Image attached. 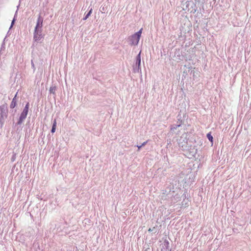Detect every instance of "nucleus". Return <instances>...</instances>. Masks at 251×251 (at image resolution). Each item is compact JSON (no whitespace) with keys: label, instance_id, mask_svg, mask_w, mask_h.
Listing matches in <instances>:
<instances>
[{"label":"nucleus","instance_id":"5","mask_svg":"<svg viewBox=\"0 0 251 251\" xmlns=\"http://www.w3.org/2000/svg\"><path fill=\"white\" fill-rule=\"evenodd\" d=\"M27 116V114L23 113V112H22L20 116V118H19V121L18 122H17V124L18 125H21L23 121L25 120V119L26 118Z\"/></svg>","mask_w":251,"mask_h":251},{"label":"nucleus","instance_id":"10","mask_svg":"<svg viewBox=\"0 0 251 251\" xmlns=\"http://www.w3.org/2000/svg\"><path fill=\"white\" fill-rule=\"evenodd\" d=\"M92 8H91L88 13L83 18V20H86L92 14Z\"/></svg>","mask_w":251,"mask_h":251},{"label":"nucleus","instance_id":"1","mask_svg":"<svg viewBox=\"0 0 251 251\" xmlns=\"http://www.w3.org/2000/svg\"><path fill=\"white\" fill-rule=\"evenodd\" d=\"M0 123L1 127L4 124L5 119L7 117L8 115V108L6 104H2L0 106Z\"/></svg>","mask_w":251,"mask_h":251},{"label":"nucleus","instance_id":"12","mask_svg":"<svg viewBox=\"0 0 251 251\" xmlns=\"http://www.w3.org/2000/svg\"><path fill=\"white\" fill-rule=\"evenodd\" d=\"M28 108H29V103L28 102L26 105L25 106V108H24V109L25 110H26L27 111H28Z\"/></svg>","mask_w":251,"mask_h":251},{"label":"nucleus","instance_id":"4","mask_svg":"<svg viewBox=\"0 0 251 251\" xmlns=\"http://www.w3.org/2000/svg\"><path fill=\"white\" fill-rule=\"evenodd\" d=\"M43 22V18L42 17L41 14H39L34 29L42 30Z\"/></svg>","mask_w":251,"mask_h":251},{"label":"nucleus","instance_id":"2","mask_svg":"<svg viewBox=\"0 0 251 251\" xmlns=\"http://www.w3.org/2000/svg\"><path fill=\"white\" fill-rule=\"evenodd\" d=\"M142 28L139 30L138 32H137L134 34L132 35L131 37H130L129 39L130 41V43L132 45H137L138 44L139 40L141 37V34L142 33Z\"/></svg>","mask_w":251,"mask_h":251},{"label":"nucleus","instance_id":"15","mask_svg":"<svg viewBox=\"0 0 251 251\" xmlns=\"http://www.w3.org/2000/svg\"><path fill=\"white\" fill-rule=\"evenodd\" d=\"M14 22H15V19H14L12 21V23H11V26H10V28L13 26V25H14Z\"/></svg>","mask_w":251,"mask_h":251},{"label":"nucleus","instance_id":"7","mask_svg":"<svg viewBox=\"0 0 251 251\" xmlns=\"http://www.w3.org/2000/svg\"><path fill=\"white\" fill-rule=\"evenodd\" d=\"M140 53H141V52H140L139 53H138V54L137 55V56H136V65L138 66V67H139L140 66L141 60Z\"/></svg>","mask_w":251,"mask_h":251},{"label":"nucleus","instance_id":"8","mask_svg":"<svg viewBox=\"0 0 251 251\" xmlns=\"http://www.w3.org/2000/svg\"><path fill=\"white\" fill-rule=\"evenodd\" d=\"M49 91L50 94H52L54 95H55L56 87L54 86H51Z\"/></svg>","mask_w":251,"mask_h":251},{"label":"nucleus","instance_id":"19","mask_svg":"<svg viewBox=\"0 0 251 251\" xmlns=\"http://www.w3.org/2000/svg\"><path fill=\"white\" fill-rule=\"evenodd\" d=\"M32 66H34V64L32 62Z\"/></svg>","mask_w":251,"mask_h":251},{"label":"nucleus","instance_id":"17","mask_svg":"<svg viewBox=\"0 0 251 251\" xmlns=\"http://www.w3.org/2000/svg\"><path fill=\"white\" fill-rule=\"evenodd\" d=\"M142 147V145H141V146H138V150H140V148H141Z\"/></svg>","mask_w":251,"mask_h":251},{"label":"nucleus","instance_id":"11","mask_svg":"<svg viewBox=\"0 0 251 251\" xmlns=\"http://www.w3.org/2000/svg\"><path fill=\"white\" fill-rule=\"evenodd\" d=\"M207 137L210 141L211 142V143H213V137L212 136L211 133H207Z\"/></svg>","mask_w":251,"mask_h":251},{"label":"nucleus","instance_id":"14","mask_svg":"<svg viewBox=\"0 0 251 251\" xmlns=\"http://www.w3.org/2000/svg\"><path fill=\"white\" fill-rule=\"evenodd\" d=\"M28 111H27V110H25V109H24V110H23V112H23V113H25V114H27V115Z\"/></svg>","mask_w":251,"mask_h":251},{"label":"nucleus","instance_id":"9","mask_svg":"<svg viewBox=\"0 0 251 251\" xmlns=\"http://www.w3.org/2000/svg\"><path fill=\"white\" fill-rule=\"evenodd\" d=\"M56 119H54L53 121L52 128L51 130V132L52 133H54L56 129Z\"/></svg>","mask_w":251,"mask_h":251},{"label":"nucleus","instance_id":"16","mask_svg":"<svg viewBox=\"0 0 251 251\" xmlns=\"http://www.w3.org/2000/svg\"><path fill=\"white\" fill-rule=\"evenodd\" d=\"M147 141H145V142H144V143H143V144L142 145V146H144V145H145V144H147Z\"/></svg>","mask_w":251,"mask_h":251},{"label":"nucleus","instance_id":"6","mask_svg":"<svg viewBox=\"0 0 251 251\" xmlns=\"http://www.w3.org/2000/svg\"><path fill=\"white\" fill-rule=\"evenodd\" d=\"M17 95V93L15 95L14 98L12 99V100L10 105V108H14L17 105V100H16Z\"/></svg>","mask_w":251,"mask_h":251},{"label":"nucleus","instance_id":"13","mask_svg":"<svg viewBox=\"0 0 251 251\" xmlns=\"http://www.w3.org/2000/svg\"><path fill=\"white\" fill-rule=\"evenodd\" d=\"M28 108H29V103L28 102L26 105L25 106V108H24V109L25 110H26L27 111H28Z\"/></svg>","mask_w":251,"mask_h":251},{"label":"nucleus","instance_id":"20","mask_svg":"<svg viewBox=\"0 0 251 251\" xmlns=\"http://www.w3.org/2000/svg\"><path fill=\"white\" fill-rule=\"evenodd\" d=\"M149 231H151V228H150V229H149Z\"/></svg>","mask_w":251,"mask_h":251},{"label":"nucleus","instance_id":"3","mask_svg":"<svg viewBox=\"0 0 251 251\" xmlns=\"http://www.w3.org/2000/svg\"><path fill=\"white\" fill-rule=\"evenodd\" d=\"M42 30L34 29L33 39L35 41L38 42L42 38Z\"/></svg>","mask_w":251,"mask_h":251},{"label":"nucleus","instance_id":"18","mask_svg":"<svg viewBox=\"0 0 251 251\" xmlns=\"http://www.w3.org/2000/svg\"><path fill=\"white\" fill-rule=\"evenodd\" d=\"M169 244V242H167V245H168V246Z\"/></svg>","mask_w":251,"mask_h":251}]
</instances>
